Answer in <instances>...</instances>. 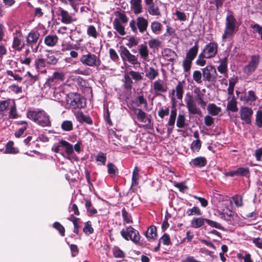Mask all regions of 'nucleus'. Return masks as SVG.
I'll list each match as a JSON object with an SVG mask.
<instances>
[{"label":"nucleus","mask_w":262,"mask_h":262,"mask_svg":"<svg viewBox=\"0 0 262 262\" xmlns=\"http://www.w3.org/2000/svg\"><path fill=\"white\" fill-rule=\"evenodd\" d=\"M202 73L199 70H195L193 72L192 77L193 80L198 84H201L202 82Z\"/></svg>","instance_id":"ea45409f"},{"label":"nucleus","mask_w":262,"mask_h":262,"mask_svg":"<svg viewBox=\"0 0 262 262\" xmlns=\"http://www.w3.org/2000/svg\"><path fill=\"white\" fill-rule=\"evenodd\" d=\"M61 127L65 131H70L73 129V123L71 121H64L61 124Z\"/></svg>","instance_id":"864d4df0"},{"label":"nucleus","mask_w":262,"mask_h":262,"mask_svg":"<svg viewBox=\"0 0 262 262\" xmlns=\"http://www.w3.org/2000/svg\"><path fill=\"white\" fill-rule=\"evenodd\" d=\"M62 146L64 147V153L67 155V158L71 160L70 156L74 153L73 146L66 140H63V144Z\"/></svg>","instance_id":"bb28decb"},{"label":"nucleus","mask_w":262,"mask_h":262,"mask_svg":"<svg viewBox=\"0 0 262 262\" xmlns=\"http://www.w3.org/2000/svg\"><path fill=\"white\" fill-rule=\"evenodd\" d=\"M148 11L151 15L159 16L160 15V12L158 7L153 4L148 5Z\"/></svg>","instance_id":"72a5a7b5"},{"label":"nucleus","mask_w":262,"mask_h":262,"mask_svg":"<svg viewBox=\"0 0 262 262\" xmlns=\"http://www.w3.org/2000/svg\"><path fill=\"white\" fill-rule=\"evenodd\" d=\"M198 49L199 47L196 44L190 48L186 53L185 58L193 61L197 55Z\"/></svg>","instance_id":"a878e982"},{"label":"nucleus","mask_w":262,"mask_h":262,"mask_svg":"<svg viewBox=\"0 0 262 262\" xmlns=\"http://www.w3.org/2000/svg\"><path fill=\"white\" fill-rule=\"evenodd\" d=\"M139 54L143 60H146L149 56V50L145 44H141L138 47Z\"/></svg>","instance_id":"a211bd4d"},{"label":"nucleus","mask_w":262,"mask_h":262,"mask_svg":"<svg viewBox=\"0 0 262 262\" xmlns=\"http://www.w3.org/2000/svg\"><path fill=\"white\" fill-rule=\"evenodd\" d=\"M205 222L211 227L215 228L220 230H223V228L222 225L216 222L206 219H205Z\"/></svg>","instance_id":"603ef678"},{"label":"nucleus","mask_w":262,"mask_h":262,"mask_svg":"<svg viewBox=\"0 0 262 262\" xmlns=\"http://www.w3.org/2000/svg\"><path fill=\"white\" fill-rule=\"evenodd\" d=\"M170 243V237L169 235L164 234L159 239V245L160 243H162L165 245H168Z\"/></svg>","instance_id":"774afa93"},{"label":"nucleus","mask_w":262,"mask_h":262,"mask_svg":"<svg viewBox=\"0 0 262 262\" xmlns=\"http://www.w3.org/2000/svg\"><path fill=\"white\" fill-rule=\"evenodd\" d=\"M46 60L42 58H38L35 60V64L36 68L37 69L45 68L46 66Z\"/></svg>","instance_id":"49530a36"},{"label":"nucleus","mask_w":262,"mask_h":262,"mask_svg":"<svg viewBox=\"0 0 262 262\" xmlns=\"http://www.w3.org/2000/svg\"><path fill=\"white\" fill-rule=\"evenodd\" d=\"M119 52L120 57L124 62L127 61L133 65L139 64L137 57L131 54L126 48L120 46Z\"/></svg>","instance_id":"6e6552de"},{"label":"nucleus","mask_w":262,"mask_h":262,"mask_svg":"<svg viewBox=\"0 0 262 262\" xmlns=\"http://www.w3.org/2000/svg\"><path fill=\"white\" fill-rule=\"evenodd\" d=\"M96 161L101 162L102 165H104L106 161V155L101 152L98 153L96 157Z\"/></svg>","instance_id":"0e129e2a"},{"label":"nucleus","mask_w":262,"mask_h":262,"mask_svg":"<svg viewBox=\"0 0 262 262\" xmlns=\"http://www.w3.org/2000/svg\"><path fill=\"white\" fill-rule=\"evenodd\" d=\"M227 110L233 113L237 112V102L235 97L234 96H229L227 98Z\"/></svg>","instance_id":"2eb2a0df"},{"label":"nucleus","mask_w":262,"mask_h":262,"mask_svg":"<svg viewBox=\"0 0 262 262\" xmlns=\"http://www.w3.org/2000/svg\"><path fill=\"white\" fill-rule=\"evenodd\" d=\"M128 74L132 78L136 81H140L142 80L143 78L142 76V73H140L139 72L130 71L128 73Z\"/></svg>","instance_id":"8fccbe9b"},{"label":"nucleus","mask_w":262,"mask_h":262,"mask_svg":"<svg viewBox=\"0 0 262 262\" xmlns=\"http://www.w3.org/2000/svg\"><path fill=\"white\" fill-rule=\"evenodd\" d=\"M139 43V39L134 37L131 36L128 39V42L126 43V46L129 48L137 46Z\"/></svg>","instance_id":"4d7b16f0"},{"label":"nucleus","mask_w":262,"mask_h":262,"mask_svg":"<svg viewBox=\"0 0 262 262\" xmlns=\"http://www.w3.org/2000/svg\"><path fill=\"white\" fill-rule=\"evenodd\" d=\"M139 170L138 167L136 166L133 171L132 179V186H137L138 184V181L139 179Z\"/></svg>","instance_id":"c85d7f7f"},{"label":"nucleus","mask_w":262,"mask_h":262,"mask_svg":"<svg viewBox=\"0 0 262 262\" xmlns=\"http://www.w3.org/2000/svg\"><path fill=\"white\" fill-rule=\"evenodd\" d=\"M13 145V142L12 141H9L6 145L5 153L11 154H15L18 153V149L14 147Z\"/></svg>","instance_id":"473e14b6"},{"label":"nucleus","mask_w":262,"mask_h":262,"mask_svg":"<svg viewBox=\"0 0 262 262\" xmlns=\"http://www.w3.org/2000/svg\"><path fill=\"white\" fill-rule=\"evenodd\" d=\"M60 12L62 23L64 24H70L75 20V19L72 17L67 11L61 9Z\"/></svg>","instance_id":"393cba45"},{"label":"nucleus","mask_w":262,"mask_h":262,"mask_svg":"<svg viewBox=\"0 0 262 262\" xmlns=\"http://www.w3.org/2000/svg\"><path fill=\"white\" fill-rule=\"evenodd\" d=\"M186 125V119L185 116L183 114H179L177 120V126L179 128H183Z\"/></svg>","instance_id":"c03bdc74"},{"label":"nucleus","mask_w":262,"mask_h":262,"mask_svg":"<svg viewBox=\"0 0 262 262\" xmlns=\"http://www.w3.org/2000/svg\"><path fill=\"white\" fill-rule=\"evenodd\" d=\"M205 219L202 217L194 218L191 221V225L195 228H200L204 225Z\"/></svg>","instance_id":"2f4dec72"},{"label":"nucleus","mask_w":262,"mask_h":262,"mask_svg":"<svg viewBox=\"0 0 262 262\" xmlns=\"http://www.w3.org/2000/svg\"><path fill=\"white\" fill-rule=\"evenodd\" d=\"M174 15L177 17V19L183 21L187 19V16L185 13L180 10H177L174 12Z\"/></svg>","instance_id":"6e6d98bb"},{"label":"nucleus","mask_w":262,"mask_h":262,"mask_svg":"<svg viewBox=\"0 0 262 262\" xmlns=\"http://www.w3.org/2000/svg\"><path fill=\"white\" fill-rule=\"evenodd\" d=\"M145 76L150 80L155 79L159 74L157 70L153 67H149L145 70Z\"/></svg>","instance_id":"4be33fe9"},{"label":"nucleus","mask_w":262,"mask_h":262,"mask_svg":"<svg viewBox=\"0 0 262 262\" xmlns=\"http://www.w3.org/2000/svg\"><path fill=\"white\" fill-rule=\"evenodd\" d=\"M138 112L137 114L138 120L142 122H145V119L146 117V115L145 112H144L141 108H139L138 110Z\"/></svg>","instance_id":"e2e57ef3"},{"label":"nucleus","mask_w":262,"mask_h":262,"mask_svg":"<svg viewBox=\"0 0 262 262\" xmlns=\"http://www.w3.org/2000/svg\"><path fill=\"white\" fill-rule=\"evenodd\" d=\"M162 25L158 21H153L151 23L150 27L152 31L156 34H159L162 29Z\"/></svg>","instance_id":"e433bc0d"},{"label":"nucleus","mask_w":262,"mask_h":262,"mask_svg":"<svg viewBox=\"0 0 262 262\" xmlns=\"http://www.w3.org/2000/svg\"><path fill=\"white\" fill-rule=\"evenodd\" d=\"M148 21L143 17H138L137 19V25L141 33L146 31L148 26Z\"/></svg>","instance_id":"f3484780"},{"label":"nucleus","mask_w":262,"mask_h":262,"mask_svg":"<svg viewBox=\"0 0 262 262\" xmlns=\"http://www.w3.org/2000/svg\"><path fill=\"white\" fill-rule=\"evenodd\" d=\"M192 62V61L186 58H185L183 61V67L184 71L185 73V76H186L188 74H189V71L191 68Z\"/></svg>","instance_id":"c9c22d12"},{"label":"nucleus","mask_w":262,"mask_h":262,"mask_svg":"<svg viewBox=\"0 0 262 262\" xmlns=\"http://www.w3.org/2000/svg\"><path fill=\"white\" fill-rule=\"evenodd\" d=\"M207 110L209 114L212 116L218 115L222 111L221 108L214 103H209L207 106Z\"/></svg>","instance_id":"5701e85b"},{"label":"nucleus","mask_w":262,"mask_h":262,"mask_svg":"<svg viewBox=\"0 0 262 262\" xmlns=\"http://www.w3.org/2000/svg\"><path fill=\"white\" fill-rule=\"evenodd\" d=\"M153 88L155 92L157 94L159 93H165L167 91V86L162 80H157L153 83Z\"/></svg>","instance_id":"4468645a"},{"label":"nucleus","mask_w":262,"mask_h":262,"mask_svg":"<svg viewBox=\"0 0 262 262\" xmlns=\"http://www.w3.org/2000/svg\"><path fill=\"white\" fill-rule=\"evenodd\" d=\"M220 64L217 67V70L218 71L222 74L223 75V76L225 77H227V58H224L223 59L220 60Z\"/></svg>","instance_id":"6ab92c4d"},{"label":"nucleus","mask_w":262,"mask_h":262,"mask_svg":"<svg viewBox=\"0 0 262 262\" xmlns=\"http://www.w3.org/2000/svg\"><path fill=\"white\" fill-rule=\"evenodd\" d=\"M217 52V44L211 42L206 45L202 51L206 58L214 57Z\"/></svg>","instance_id":"9d476101"},{"label":"nucleus","mask_w":262,"mask_h":262,"mask_svg":"<svg viewBox=\"0 0 262 262\" xmlns=\"http://www.w3.org/2000/svg\"><path fill=\"white\" fill-rule=\"evenodd\" d=\"M58 38L56 35H48L45 38L44 42L48 47H54L57 43Z\"/></svg>","instance_id":"aec40b11"},{"label":"nucleus","mask_w":262,"mask_h":262,"mask_svg":"<svg viewBox=\"0 0 262 262\" xmlns=\"http://www.w3.org/2000/svg\"><path fill=\"white\" fill-rule=\"evenodd\" d=\"M193 92L196 95L195 99L191 94L187 93L185 97V102L190 113L193 115H200L201 113V111L197 106L196 101L202 108H205L207 102L204 100V95L201 93L199 88H195Z\"/></svg>","instance_id":"f257e3e1"},{"label":"nucleus","mask_w":262,"mask_h":262,"mask_svg":"<svg viewBox=\"0 0 262 262\" xmlns=\"http://www.w3.org/2000/svg\"><path fill=\"white\" fill-rule=\"evenodd\" d=\"M46 57L47 59L46 60L48 64L54 65L58 61V59L55 56L52 51H48V53L46 54Z\"/></svg>","instance_id":"c756f323"},{"label":"nucleus","mask_w":262,"mask_h":262,"mask_svg":"<svg viewBox=\"0 0 262 262\" xmlns=\"http://www.w3.org/2000/svg\"><path fill=\"white\" fill-rule=\"evenodd\" d=\"M256 125L260 128L262 127V111H258L257 112L256 115Z\"/></svg>","instance_id":"680f3d73"},{"label":"nucleus","mask_w":262,"mask_h":262,"mask_svg":"<svg viewBox=\"0 0 262 262\" xmlns=\"http://www.w3.org/2000/svg\"><path fill=\"white\" fill-rule=\"evenodd\" d=\"M177 97L179 99H182L183 95V85L180 82L178 83L176 88Z\"/></svg>","instance_id":"a18cd8bd"},{"label":"nucleus","mask_w":262,"mask_h":262,"mask_svg":"<svg viewBox=\"0 0 262 262\" xmlns=\"http://www.w3.org/2000/svg\"><path fill=\"white\" fill-rule=\"evenodd\" d=\"M253 114V110L248 106H243L241 108L239 111L241 120L248 124H250L251 123V118Z\"/></svg>","instance_id":"9b49d317"},{"label":"nucleus","mask_w":262,"mask_h":262,"mask_svg":"<svg viewBox=\"0 0 262 262\" xmlns=\"http://www.w3.org/2000/svg\"><path fill=\"white\" fill-rule=\"evenodd\" d=\"M207 160L205 157H198L191 160L190 164L192 167H202L207 164Z\"/></svg>","instance_id":"dca6fc26"},{"label":"nucleus","mask_w":262,"mask_h":262,"mask_svg":"<svg viewBox=\"0 0 262 262\" xmlns=\"http://www.w3.org/2000/svg\"><path fill=\"white\" fill-rule=\"evenodd\" d=\"M113 252L115 257L116 258H124L125 253L119 248L115 247L113 249Z\"/></svg>","instance_id":"de8ad7c7"},{"label":"nucleus","mask_w":262,"mask_h":262,"mask_svg":"<svg viewBox=\"0 0 262 262\" xmlns=\"http://www.w3.org/2000/svg\"><path fill=\"white\" fill-rule=\"evenodd\" d=\"M25 46V43L23 40L22 33L20 31H16L15 35L13 37L12 48L17 51H21Z\"/></svg>","instance_id":"ddd939ff"},{"label":"nucleus","mask_w":262,"mask_h":262,"mask_svg":"<svg viewBox=\"0 0 262 262\" xmlns=\"http://www.w3.org/2000/svg\"><path fill=\"white\" fill-rule=\"evenodd\" d=\"M121 236L126 240H131L135 243H137L140 241V234L139 232L131 226L126 227L120 231Z\"/></svg>","instance_id":"0eeeda50"},{"label":"nucleus","mask_w":262,"mask_h":262,"mask_svg":"<svg viewBox=\"0 0 262 262\" xmlns=\"http://www.w3.org/2000/svg\"><path fill=\"white\" fill-rule=\"evenodd\" d=\"M235 22L236 20L232 14L229 12L226 19L224 33L222 35V39L224 41L234 34L236 32Z\"/></svg>","instance_id":"7ed1b4c3"},{"label":"nucleus","mask_w":262,"mask_h":262,"mask_svg":"<svg viewBox=\"0 0 262 262\" xmlns=\"http://www.w3.org/2000/svg\"><path fill=\"white\" fill-rule=\"evenodd\" d=\"M53 227L56 229L62 236L64 235L65 229L58 222H55L53 224Z\"/></svg>","instance_id":"69168bd1"},{"label":"nucleus","mask_w":262,"mask_h":262,"mask_svg":"<svg viewBox=\"0 0 262 262\" xmlns=\"http://www.w3.org/2000/svg\"><path fill=\"white\" fill-rule=\"evenodd\" d=\"M122 215L123 221L125 223H132L133 221L131 215L128 213L124 208L122 210Z\"/></svg>","instance_id":"09e8293b"},{"label":"nucleus","mask_w":262,"mask_h":262,"mask_svg":"<svg viewBox=\"0 0 262 262\" xmlns=\"http://www.w3.org/2000/svg\"><path fill=\"white\" fill-rule=\"evenodd\" d=\"M237 176H247L249 174L250 171L248 167H239L236 169Z\"/></svg>","instance_id":"13d9d810"},{"label":"nucleus","mask_w":262,"mask_h":262,"mask_svg":"<svg viewBox=\"0 0 262 262\" xmlns=\"http://www.w3.org/2000/svg\"><path fill=\"white\" fill-rule=\"evenodd\" d=\"M205 58H206V56L201 52L198 56L196 61V64L201 67L204 66L206 63V61Z\"/></svg>","instance_id":"3c124183"},{"label":"nucleus","mask_w":262,"mask_h":262,"mask_svg":"<svg viewBox=\"0 0 262 262\" xmlns=\"http://www.w3.org/2000/svg\"><path fill=\"white\" fill-rule=\"evenodd\" d=\"M156 227L154 226H151L148 228L145 233V236L148 239H154L156 236Z\"/></svg>","instance_id":"7c9ffc66"},{"label":"nucleus","mask_w":262,"mask_h":262,"mask_svg":"<svg viewBox=\"0 0 262 262\" xmlns=\"http://www.w3.org/2000/svg\"><path fill=\"white\" fill-rule=\"evenodd\" d=\"M177 110L176 108H173L172 110H171L170 112V117L169 118V120L168 122V125L169 126H173L174 125L175 121H176V118L177 117Z\"/></svg>","instance_id":"f704fd0d"},{"label":"nucleus","mask_w":262,"mask_h":262,"mask_svg":"<svg viewBox=\"0 0 262 262\" xmlns=\"http://www.w3.org/2000/svg\"><path fill=\"white\" fill-rule=\"evenodd\" d=\"M40 34L37 31H31L26 37V45L30 48L32 51L37 53L40 42H38Z\"/></svg>","instance_id":"39448f33"},{"label":"nucleus","mask_w":262,"mask_h":262,"mask_svg":"<svg viewBox=\"0 0 262 262\" xmlns=\"http://www.w3.org/2000/svg\"><path fill=\"white\" fill-rule=\"evenodd\" d=\"M163 56L167 57V59L169 61H171L174 59V57L176 56L174 52L170 49H166L163 52Z\"/></svg>","instance_id":"58836bf2"},{"label":"nucleus","mask_w":262,"mask_h":262,"mask_svg":"<svg viewBox=\"0 0 262 262\" xmlns=\"http://www.w3.org/2000/svg\"><path fill=\"white\" fill-rule=\"evenodd\" d=\"M259 62V56L258 55L252 56L249 63L244 68V72L248 75L251 74L255 71Z\"/></svg>","instance_id":"f8f14e48"},{"label":"nucleus","mask_w":262,"mask_h":262,"mask_svg":"<svg viewBox=\"0 0 262 262\" xmlns=\"http://www.w3.org/2000/svg\"><path fill=\"white\" fill-rule=\"evenodd\" d=\"M67 104L73 109L83 108L86 104L83 98L77 93H71L68 95Z\"/></svg>","instance_id":"423d86ee"},{"label":"nucleus","mask_w":262,"mask_h":262,"mask_svg":"<svg viewBox=\"0 0 262 262\" xmlns=\"http://www.w3.org/2000/svg\"><path fill=\"white\" fill-rule=\"evenodd\" d=\"M141 0H131V7L135 14L141 13L142 10Z\"/></svg>","instance_id":"cd10ccee"},{"label":"nucleus","mask_w":262,"mask_h":262,"mask_svg":"<svg viewBox=\"0 0 262 262\" xmlns=\"http://www.w3.org/2000/svg\"><path fill=\"white\" fill-rule=\"evenodd\" d=\"M87 33L89 36L94 38H97L98 36V33L96 31V28L93 26H89L87 30Z\"/></svg>","instance_id":"052dcab7"},{"label":"nucleus","mask_w":262,"mask_h":262,"mask_svg":"<svg viewBox=\"0 0 262 262\" xmlns=\"http://www.w3.org/2000/svg\"><path fill=\"white\" fill-rule=\"evenodd\" d=\"M232 200L235 206L237 207H242L243 205V198L240 195H234L232 197Z\"/></svg>","instance_id":"5fc2aeb1"},{"label":"nucleus","mask_w":262,"mask_h":262,"mask_svg":"<svg viewBox=\"0 0 262 262\" xmlns=\"http://www.w3.org/2000/svg\"><path fill=\"white\" fill-rule=\"evenodd\" d=\"M107 166L108 173L112 176L115 175L118 171L117 168L112 163H108Z\"/></svg>","instance_id":"bf43d9fd"},{"label":"nucleus","mask_w":262,"mask_h":262,"mask_svg":"<svg viewBox=\"0 0 262 262\" xmlns=\"http://www.w3.org/2000/svg\"><path fill=\"white\" fill-rule=\"evenodd\" d=\"M203 78L204 81L214 82L216 80V71L215 68L211 65L207 66L202 69Z\"/></svg>","instance_id":"1a4fd4ad"},{"label":"nucleus","mask_w":262,"mask_h":262,"mask_svg":"<svg viewBox=\"0 0 262 262\" xmlns=\"http://www.w3.org/2000/svg\"><path fill=\"white\" fill-rule=\"evenodd\" d=\"M63 144V140H60L58 143H55L52 147V150L55 152H62L64 150V147L62 146Z\"/></svg>","instance_id":"4c0bfd02"},{"label":"nucleus","mask_w":262,"mask_h":262,"mask_svg":"<svg viewBox=\"0 0 262 262\" xmlns=\"http://www.w3.org/2000/svg\"><path fill=\"white\" fill-rule=\"evenodd\" d=\"M217 213L221 216L222 219L227 221H230L233 215L232 211L228 208L226 210L223 209V211H217Z\"/></svg>","instance_id":"b1692460"},{"label":"nucleus","mask_w":262,"mask_h":262,"mask_svg":"<svg viewBox=\"0 0 262 262\" xmlns=\"http://www.w3.org/2000/svg\"><path fill=\"white\" fill-rule=\"evenodd\" d=\"M83 231L85 233L92 234L93 231V228L92 227L91 222L90 221L87 222L83 229Z\"/></svg>","instance_id":"338daca9"},{"label":"nucleus","mask_w":262,"mask_h":262,"mask_svg":"<svg viewBox=\"0 0 262 262\" xmlns=\"http://www.w3.org/2000/svg\"><path fill=\"white\" fill-rule=\"evenodd\" d=\"M27 116L29 119L42 127L49 126L51 125L50 117L44 111L39 110L28 111Z\"/></svg>","instance_id":"f03ea898"},{"label":"nucleus","mask_w":262,"mask_h":262,"mask_svg":"<svg viewBox=\"0 0 262 262\" xmlns=\"http://www.w3.org/2000/svg\"><path fill=\"white\" fill-rule=\"evenodd\" d=\"M201 147V141L200 140L193 141L190 146L191 149L194 152H199Z\"/></svg>","instance_id":"79ce46f5"},{"label":"nucleus","mask_w":262,"mask_h":262,"mask_svg":"<svg viewBox=\"0 0 262 262\" xmlns=\"http://www.w3.org/2000/svg\"><path fill=\"white\" fill-rule=\"evenodd\" d=\"M80 61L84 65L90 67H98L101 64V60L99 55L88 52L81 55Z\"/></svg>","instance_id":"20e7f679"},{"label":"nucleus","mask_w":262,"mask_h":262,"mask_svg":"<svg viewBox=\"0 0 262 262\" xmlns=\"http://www.w3.org/2000/svg\"><path fill=\"white\" fill-rule=\"evenodd\" d=\"M19 124L23 125V126L15 133V136L17 138L20 137L24 134V131L27 129L28 126L27 123L26 121H21L19 122Z\"/></svg>","instance_id":"37998d69"},{"label":"nucleus","mask_w":262,"mask_h":262,"mask_svg":"<svg viewBox=\"0 0 262 262\" xmlns=\"http://www.w3.org/2000/svg\"><path fill=\"white\" fill-rule=\"evenodd\" d=\"M148 44L149 48L151 49H155L158 48L161 45V41L158 39L151 38L148 41Z\"/></svg>","instance_id":"a19ab883"},{"label":"nucleus","mask_w":262,"mask_h":262,"mask_svg":"<svg viewBox=\"0 0 262 262\" xmlns=\"http://www.w3.org/2000/svg\"><path fill=\"white\" fill-rule=\"evenodd\" d=\"M113 27L117 32L121 36L126 34L124 26L121 24V22L117 18L114 19L113 21Z\"/></svg>","instance_id":"412c9836"}]
</instances>
